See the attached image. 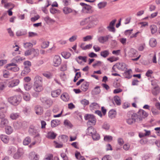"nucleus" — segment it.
<instances>
[{"label": "nucleus", "instance_id": "obj_23", "mask_svg": "<svg viewBox=\"0 0 160 160\" xmlns=\"http://www.w3.org/2000/svg\"><path fill=\"white\" fill-rule=\"evenodd\" d=\"M100 92V87L97 86L94 88V89L92 91V93L93 95H97L99 94Z\"/></svg>", "mask_w": 160, "mask_h": 160}, {"label": "nucleus", "instance_id": "obj_20", "mask_svg": "<svg viewBox=\"0 0 160 160\" xmlns=\"http://www.w3.org/2000/svg\"><path fill=\"white\" fill-rule=\"evenodd\" d=\"M29 158L32 160H38L39 156L34 152H31L29 154Z\"/></svg>", "mask_w": 160, "mask_h": 160}, {"label": "nucleus", "instance_id": "obj_55", "mask_svg": "<svg viewBox=\"0 0 160 160\" xmlns=\"http://www.w3.org/2000/svg\"><path fill=\"white\" fill-rule=\"evenodd\" d=\"M90 107L92 108H98L99 106L97 103L93 102L90 104Z\"/></svg>", "mask_w": 160, "mask_h": 160}, {"label": "nucleus", "instance_id": "obj_64", "mask_svg": "<svg viewBox=\"0 0 160 160\" xmlns=\"http://www.w3.org/2000/svg\"><path fill=\"white\" fill-rule=\"evenodd\" d=\"M111 157L109 155H106L102 158V160H111Z\"/></svg>", "mask_w": 160, "mask_h": 160}, {"label": "nucleus", "instance_id": "obj_19", "mask_svg": "<svg viewBox=\"0 0 160 160\" xmlns=\"http://www.w3.org/2000/svg\"><path fill=\"white\" fill-rule=\"evenodd\" d=\"M61 91L60 89L52 91L51 92V95L53 98L58 97L61 93Z\"/></svg>", "mask_w": 160, "mask_h": 160}, {"label": "nucleus", "instance_id": "obj_34", "mask_svg": "<svg viewBox=\"0 0 160 160\" xmlns=\"http://www.w3.org/2000/svg\"><path fill=\"white\" fill-rule=\"evenodd\" d=\"M87 24V26L89 25V21L88 17L82 20L80 22V25L81 26H83Z\"/></svg>", "mask_w": 160, "mask_h": 160}, {"label": "nucleus", "instance_id": "obj_39", "mask_svg": "<svg viewBox=\"0 0 160 160\" xmlns=\"http://www.w3.org/2000/svg\"><path fill=\"white\" fill-rule=\"evenodd\" d=\"M13 130L12 128L10 126H7L5 128L6 132L8 134L11 133L12 132Z\"/></svg>", "mask_w": 160, "mask_h": 160}, {"label": "nucleus", "instance_id": "obj_36", "mask_svg": "<svg viewBox=\"0 0 160 160\" xmlns=\"http://www.w3.org/2000/svg\"><path fill=\"white\" fill-rule=\"evenodd\" d=\"M76 158L79 160H86L85 158L82 156L80 152H77L75 154Z\"/></svg>", "mask_w": 160, "mask_h": 160}, {"label": "nucleus", "instance_id": "obj_56", "mask_svg": "<svg viewBox=\"0 0 160 160\" xmlns=\"http://www.w3.org/2000/svg\"><path fill=\"white\" fill-rule=\"evenodd\" d=\"M152 112L154 115H157L159 114V112L154 108H152L151 109Z\"/></svg>", "mask_w": 160, "mask_h": 160}, {"label": "nucleus", "instance_id": "obj_26", "mask_svg": "<svg viewBox=\"0 0 160 160\" xmlns=\"http://www.w3.org/2000/svg\"><path fill=\"white\" fill-rule=\"evenodd\" d=\"M1 140L5 143H7L9 141L8 137L5 135H2L0 136Z\"/></svg>", "mask_w": 160, "mask_h": 160}, {"label": "nucleus", "instance_id": "obj_50", "mask_svg": "<svg viewBox=\"0 0 160 160\" xmlns=\"http://www.w3.org/2000/svg\"><path fill=\"white\" fill-rule=\"evenodd\" d=\"M43 75L48 78H50L52 76V74L49 72H45L42 74Z\"/></svg>", "mask_w": 160, "mask_h": 160}, {"label": "nucleus", "instance_id": "obj_2", "mask_svg": "<svg viewBox=\"0 0 160 160\" xmlns=\"http://www.w3.org/2000/svg\"><path fill=\"white\" fill-rule=\"evenodd\" d=\"M8 102L14 105H17L20 102L21 98L19 96H14L8 98Z\"/></svg>", "mask_w": 160, "mask_h": 160}, {"label": "nucleus", "instance_id": "obj_17", "mask_svg": "<svg viewBox=\"0 0 160 160\" xmlns=\"http://www.w3.org/2000/svg\"><path fill=\"white\" fill-rule=\"evenodd\" d=\"M62 100L65 102L68 101L70 99V97L68 94L66 92L62 93L60 97Z\"/></svg>", "mask_w": 160, "mask_h": 160}, {"label": "nucleus", "instance_id": "obj_5", "mask_svg": "<svg viewBox=\"0 0 160 160\" xmlns=\"http://www.w3.org/2000/svg\"><path fill=\"white\" fill-rule=\"evenodd\" d=\"M43 85H34L33 88L34 90L36 92L32 94V95L34 97H37L38 95V93L41 92L43 90Z\"/></svg>", "mask_w": 160, "mask_h": 160}, {"label": "nucleus", "instance_id": "obj_48", "mask_svg": "<svg viewBox=\"0 0 160 160\" xmlns=\"http://www.w3.org/2000/svg\"><path fill=\"white\" fill-rule=\"evenodd\" d=\"M114 100L115 103L117 105H119L121 104V100L119 97L118 96H115Z\"/></svg>", "mask_w": 160, "mask_h": 160}, {"label": "nucleus", "instance_id": "obj_22", "mask_svg": "<svg viewBox=\"0 0 160 160\" xmlns=\"http://www.w3.org/2000/svg\"><path fill=\"white\" fill-rule=\"evenodd\" d=\"M22 97L23 99L26 102L29 101L31 98L30 94L28 92L23 93Z\"/></svg>", "mask_w": 160, "mask_h": 160}, {"label": "nucleus", "instance_id": "obj_37", "mask_svg": "<svg viewBox=\"0 0 160 160\" xmlns=\"http://www.w3.org/2000/svg\"><path fill=\"white\" fill-rule=\"evenodd\" d=\"M22 155V153L19 151H18V152L14 155L13 157L15 159H18Z\"/></svg>", "mask_w": 160, "mask_h": 160}, {"label": "nucleus", "instance_id": "obj_29", "mask_svg": "<svg viewBox=\"0 0 160 160\" xmlns=\"http://www.w3.org/2000/svg\"><path fill=\"white\" fill-rule=\"evenodd\" d=\"M157 44L156 39L153 38H151L149 41V45L152 47H154L156 46Z\"/></svg>", "mask_w": 160, "mask_h": 160}, {"label": "nucleus", "instance_id": "obj_46", "mask_svg": "<svg viewBox=\"0 0 160 160\" xmlns=\"http://www.w3.org/2000/svg\"><path fill=\"white\" fill-rule=\"evenodd\" d=\"M6 87L5 83L4 82H0V92L3 91Z\"/></svg>", "mask_w": 160, "mask_h": 160}, {"label": "nucleus", "instance_id": "obj_42", "mask_svg": "<svg viewBox=\"0 0 160 160\" xmlns=\"http://www.w3.org/2000/svg\"><path fill=\"white\" fill-rule=\"evenodd\" d=\"M62 56L65 58H68L71 56V54L69 52H63L62 53Z\"/></svg>", "mask_w": 160, "mask_h": 160}, {"label": "nucleus", "instance_id": "obj_6", "mask_svg": "<svg viewBox=\"0 0 160 160\" xmlns=\"http://www.w3.org/2000/svg\"><path fill=\"white\" fill-rule=\"evenodd\" d=\"M6 68L8 70L13 72H17L19 70L18 65L15 63H11L7 65Z\"/></svg>", "mask_w": 160, "mask_h": 160}, {"label": "nucleus", "instance_id": "obj_11", "mask_svg": "<svg viewBox=\"0 0 160 160\" xmlns=\"http://www.w3.org/2000/svg\"><path fill=\"white\" fill-rule=\"evenodd\" d=\"M117 68V69L122 70H124L127 68L126 64L122 62L117 63L114 65L113 68Z\"/></svg>", "mask_w": 160, "mask_h": 160}, {"label": "nucleus", "instance_id": "obj_10", "mask_svg": "<svg viewBox=\"0 0 160 160\" xmlns=\"http://www.w3.org/2000/svg\"><path fill=\"white\" fill-rule=\"evenodd\" d=\"M61 62V59L60 57L58 55H55L53 58V65L55 67L58 66Z\"/></svg>", "mask_w": 160, "mask_h": 160}, {"label": "nucleus", "instance_id": "obj_45", "mask_svg": "<svg viewBox=\"0 0 160 160\" xmlns=\"http://www.w3.org/2000/svg\"><path fill=\"white\" fill-rule=\"evenodd\" d=\"M91 136L94 140H98L100 138L99 135L97 132V131L95 133L93 134Z\"/></svg>", "mask_w": 160, "mask_h": 160}, {"label": "nucleus", "instance_id": "obj_7", "mask_svg": "<svg viewBox=\"0 0 160 160\" xmlns=\"http://www.w3.org/2000/svg\"><path fill=\"white\" fill-rule=\"evenodd\" d=\"M80 5L83 6L82 11L84 13H90L92 11V7L84 3H80Z\"/></svg>", "mask_w": 160, "mask_h": 160}, {"label": "nucleus", "instance_id": "obj_51", "mask_svg": "<svg viewBox=\"0 0 160 160\" xmlns=\"http://www.w3.org/2000/svg\"><path fill=\"white\" fill-rule=\"evenodd\" d=\"M107 4V3L105 2H100L98 5V7L99 9H102L105 7Z\"/></svg>", "mask_w": 160, "mask_h": 160}, {"label": "nucleus", "instance_id": "obj_31", "mask_svg": "<svg viewBox=\"0 0 160 160\" xmlns=\"http://www.w3.org/2000/svg\"><path fill=\"white\" fill-rule=\"evenodd\" d=\"M56 136V134L52 132H50L48 133L47 137L49 139H54Z\"/></svg>", "mask_w": 160, "mask_h": 160}, {"label": "nucleus", "instance_id": "obj_54", "mask_svg": "<svg viewBox=\"0 0 160 160\" xmlns=\"http://www.w3.org/2000/svg\"><path fill=\"white\" fill-rule=\"evenodd\" d=\"M92 36L90 35H88L83 38V41L84 42L90 41L92 39Z\"/></svg>", "mask_w": 160, "mask_h": 160}, {"label": "nucleus", "instance_id": "obj_18", "mask_svg": "<svg viewBox=\"0 0 160 160\" xmlns=\"http://www.w3.org/2000/svg\"><path fill=\"white\" fill-rule=\"evenodd\" d=\"M160 92V88L158 86L153 88L152 90V93L155 96L158 95Z\"/></svg>", "mask_w": 160, "mask_h": 160}, {"label": "nucleus", "instance_id": "obj_53", "mask_svg": "<svg viewBox=\"0 0 160 160\" xmlns=\"http://www.w3.org/2000/svg\"><path fill=\"white\" fill-rule=\"evenodd\" d=\"M3 4L4 7L6 8H8L10 6H12V8H13L14 7V5L10 2L6 3Z\"/></svg>", "mask_w": 160, "mask_h": 160}, {"label": "nucleus", "instance_id": "obj_12", "mask_svg": "<svg viewBox=\"0 0 160 160\" xmlns=\"http://www.w3.org/2000/svg\"><path fill=\"white\" fill-rule=\"evenodd\" d=\"M19 83V80L18 79H13L8 82V86L9 88H12L18 85Z\"/></svg>", "mask_w": 160, "mask_h": 160}, {"label": "nucleus", "instance_id": "obj_28", "mask_svg": "<svg viewBox=\"0 0 160 160\" xmlns=\"http://www.w3.org/2000/svg\"><path fill=\"white\" fill-rule=\"evenodd\" d=\"M50 42L47 41H43L41 45V47L42 49L47 48L49 46Z\"/></svg>", "mask_w": 160, "mask_h": 160}, {"label": "nucleus", "instance_id": "obj_44", "mask_svg": "<svg viewBox=\"0 0 160 160\" xmlns=\"http://www.w3.org/2000/svg\"><path fill=\"white\" fill-rule=\"evenodd\" d=\"M19 115L18 113H12L10 116V118L12 120H15L19 117Z\"/></svg>", "mask_w": 160, "mask_h": 160}, {"label": "nucleus", "instance_id": "obj_49", "mask_svg": "<svg viewBox=\"0 0 160 160\" xmlns=\"http://www.w3.org/2000/svg\"><path fill=\"white\" fill-rule=\"evenodd\" d=\"M33 46V44L30 42H26L24 43V47L26 48H32Z\"/></svg>", "mask_w": 160, "mask_h": 160}, {"label": "nucleus", "instance_id": "obj_33", "mask_svg": "<svg viewBox=\"0 0 160 160\" xmlns=\"http://www.w3.org/2000/svg\"><path fill=\"white\" fill-rule=\"evenodd\" d=\"M116 112L115 110H111L109 112L108 116L111 118H114L116 116Z\"/></svg>", "mask_w": 160, "mask_h": 160}, {"label": "nucleus", "instance_id": "obj_63", "mask_svg": "<svg viewBox=\"0 0 160 160\" xmlns=\"http://www.w3.org/2000/svg\"><path fill=\"white\" fill-rule=\"evenodd\" d=\"M81 103L84 105H87L89 104V101L86 99H83L81 101Z\"/></svg>", "mask_w": 160, "mask_h": 160}, {"label": "nucleus", "instance_id": "obj_27", "mask_svg": "<svg viewBox=\"0 0 160 160\" xmlns=\"http://www.w3.org/2000/svg\"><path fill=\"white\" fill-rule=\"evenodd\" d=\"M60 124V121L57 119L53 120H52L51 122V125L52 127L53 128L56 127Z\"/></svg>", "mask_w": 160, "mask_h": 160}, {"label": "nucleus", "instance_id": "obj_61", "mask_svg": "<svg viewBox=\"0 0 160 160\" xmlns=\"http://www.w3.org/2000/svg\"><path fill=\"white\" fill-rule=\"evenodd\" d=\"M62 2L65 6L69 5L71 3V0H63Z\"/></svg>", "mask_w": 160, "mask_h": 160}, {"label": "nucleus", "instance_id": "obj_4", "mask_svg": "<svg viewBox=\"0 0 160 160\" xmlns=\"http://www.w3.org/2000/svg\"><path fill=\"white\" fill-rule=\"evenodd\" d=\"M84 118L85 120L88 121L87 122L88 125H91L90 123H91L92 125L95 124L96 120L93 115L91 114H86L84 116Z\"/></svg>", "mask_w": 160, "mask_h": 160}, {"label": "nucleus", "instance_id": "obj_25", "mask_svg": "<svg viewBox=\"0 0 160 160\" xmlns=\"http://www.w3.org/2000/svg\"><path fill=\"white\" fill-rule=\"evenodd\" d=\"M131 118H132V119H133L135 122H140V121L138 120L139 117L138 113H133L131 115Z\"/></svg>", "mask_w": 160, "mask_h": 160}, {"label": "nucleus", "instance_id": "obj_30", "mask_svg": "<svg viewBox=\"0 0 160 160\" xmlns=\"http://www.w3.org/2000/svg\"><path fill=\"white\" fill-rule=\"evenodd\" d=\"M89 84L87 82H84L81 86V89L84 91H86L88 89Z\"/></svg>", "mask_w": 160, "mask_h": 160}, {"label": "nucleus", "instance_id": "obj_32", "mask_svg": "<svg viewBox=\"0 0 160 160\" xmlns=\"http://www.w3.org/2000/svg\"><path fill=\"white\" fill-rule=\"evenodd\" d=\"M150 28L152 34H154L157 32V27L154 25H152L150 27Z\"/></svg>", "mask_w": 160, "mask_h": 160}, {"label": "nucleus", "instance_id": "obj_40", "mask_svg": "<svg viewBox=\"0 0 160 160\" xmlns=\"http://www.w3.org/2000/svg\"><path fill=\"white\" fill-rule=\"evenodd\" d=\"M32 54L34 57L38 56L39 54V50L38 49L32 48Z\"/></svg>", "mask_w": 160, "mask_h": 160}, {"label": "nucleus", "instance_id": "obj_60", "mask_svg": "<svg viewBox=\"0 0 160 160\" xmlns=\"http://www.w3.org/2000/svg\"><path fill=\"white\" fill-rule=\"evenodd\" d=\"M46 104L47 105V107H49L52 104V102L50 99H47L45 102Z\"/></svg>", "mask_w": 160, "mask_h": 160}, {"label": "nucleus", "instance_id": "obj_41", "mask_svg": "<svg viewBox=\"0 0 160 160\" xmlns=\"http://www.w3.org/2000/svg\"><path fill=\"white\" fill-rule=\"evenodd\" d=\"M31 142V138L29 137H26L23 141V144L25 145H28Z\"/></svg>", "mask_w": 160, "mask_h": 160}, {"label": "nucleus", "instance_id": "obj_1", "mask_svg": "<svg viewBox=\"0 0 160 160\" xmlns=\"http://www.w3.org/2000/svg\"><path fill=\"white\" fill-rule=\"evenodd\" d=\"M89 21V25L87 26L86 29H89L96 25L98 22V20L97 17L92 16L88 17Z\"/></svg>", "mask_w": 160, "mask_h": 160}, {"label": "nucleus", "instance_id": "obj_16", "mask_svg": "<svg viewBox=\"0 0 160 160\" xmlns=\"http://www.w3.org/2000/svg\"><path fill=\"white\" fill-rule=\"evenodd\" d=\"M96 130L92 126L88 127L86 130V134L89 136H92L93 134L96 133Z\"/></svg>", "mask_w": 160, "mask_h": 160}, {"label": "nucleus", "instance_id": "obj_24", "mask_svg": "<svg viewBox=\"0 0 160 160\" xmlns=\"http://www.w3.org/2000/svg\"><path fill=\"white\" fill-rule=\"evenodd\" d=\"M62 11L65 14H68L72 12V9L68 7H65L62 9Z\"/></svg>", "mask_w": 160, "mask_h": 160}, {"label": "nucleus", "instance_id": "obj_47", "mask_svg": "<svg viewBox=\"0 0 160 160\" xmlns=\"http://www.w3.org/2000/svg\"><path fill=\"white\" fill-rule=\"evenodd\" d=\"M44 20L48 23L52 22H54V21L51 18L48 16H47L44 18Z\"/></svg>", "mask_w": 160, "mask_h": 160}, {"label": "nucleus", "instance_id": "obj_59", "mask_svg": "<svg viewBox=\"0 0 160 160\" xmlns=\"http://www.w3.org/2000/svg\"><path fill=\"white\" fill-rule=\"evenodd\" d=\"M16 61L18 62H20L21 61L25 60L24 58H21L19 56H17L15 58Z\"/></svg>", "mask_w": 160, "mask_h": 160}, {"label": "nucleus", "instance_id": "obj_43", "mask_svg": "<svg viewBox=\"0 0 160 160\" xmlns=\"http://www.w3.org/2000/svg\"><path fill=\"white\" fill-rule=\"evenodd\" d=\"M32 88V84L30 83L25 84L24 85V88L26 91L30 90Z\"/></svg>", "mask_w": 160, "mask_h": 160}, {"label": "nucleus", "instance_id": "obj_3", "mask_svg": "<svg viewBox=\"0 0 160 160\" xmlns=\"http://www.w3.org/2000/svg\"><path fill=\"white\" fill-rule=\"evenodd\" d=\"M23 65L24 67L22 74L26 75L30 72V67L31 66V63L29 61H27L24 62Z\"/></svg>", "mask_w": 160, "mask_h": 160}, {"label": "nucleus", "instance_id": "obj_52", "mask_svg": "<svg viewBox=\"0 0 160 160\" xmlns=\"http://www.w3.org/2000/svg\"><path fill=\"white\" fill-rule=\"evenodd\" d=\"M87 57H82V56H79L78 58H76V60L77 62H79V60H81L85 62H86L87 61L86 60Z\"/></svg>", "mask_w": 160, "mask_h": 160}, {"label": "nucleus", "instance_id": "obj_62", "mask_svg": "<svg viewBox=\"0 0 160 160\" xmlns=\"http://www.w3.org/2000/svg\"><path fill=\"white\" fill-rule=\"evenodd\" d=\"M50 12L52 14H54L59 12V10L53 8H51L50 9Z\"/></svg>", "mask_w": 160, "mask_h": 160}, {"label": "nucleus", "instance_id": "obj_15", "mask_svg": "<svg viewBox=\"0 0 160 160\" xmlns=\"http://www.w3.org/2000/svg\"><path fill=\"white\" fill-rule=\"evenodd\" d=\"M36 113L38 115H42L43 112V108L39 105H37L35 107Z\"/></svg>", "mask_w": 160, "mask_h": 160}, {"label": "nucleus", "instance_id": "obj_35", "mask_svg": "<svg viewBox=\"0 0 160 160\" xmlns=\"http://www.w3.org/2000/svg\"><path fill=\"white\" fill-rule=\"evenodd\" d=\"M109 53L108 50H106L102 51L100 52V55L104 58H105L107 57L109 55Z\"/></svg>", "mask_w": 160, "mask_h": 160}, {"label": "nucleus", "instance_id": "obj_21", "mask_svg": "<svg viewBox=\"0 0 160 160\" xmlns=\"http://www.w3.org/2000/svg\"><path fill=\"white\" fill-rule=\"evenodd\" d=\"M7 110L6 105L3 102L0 103V112L3 113L6 112Z\"/></svg>", "mask_w": 160, "mask_h": 160}, {"label": "nucleus", "instance_id": "obj_58", "mask_svg": "<svg viewBox=\"0 0 160 160\" xmlns=\"http://www.w3.org/2000/svg\"><path fill=\"white\" fill-rule=\"evenodd\" d=\"M64 125L68 127H71L72 126V124L70 122L67 120H65L64 121Z\"/></svg>", "mask_w": 160, "mask_h": 160}, {"label": "nucleus", "instance_id": "obj_9", "mask_svg": "<svg viewBox=\"0 0 160 160\" xmlns=\"http://www.w3.org/2000/svg\"><path fill=\"white\" fill-rule=\"evenodd\" d=\"M4 117L5 115L3 113L0 115V118L2 119L1 122L0 123V127L2 128L6 127L8 123V120L6 118H4Z\"/></svg>", "mask_w": 160, "mask_h": 160}, {"label": "nucleus", "instance_id": "obj_14", "mask_svg": "<svg viewBox=\"0 0 160 160\" xmlns=\"http://www.w3.org/2000/svg\"><path fill=\"white\" fill-rule=\"evenodd\" d=\"M34 85H42V78L39 76H36L34 78Z\"/></svg>", "mask_w": 160, "mask_h": 160}, {"label": "nucleus", "instance_id": "obj_13", "mask_svg": "<svg viewBox=\"0 0 160 160\" xmlns=\"http://www.w3.org/2000/svg\"><path fill=\"white\" fill-rule=\"evenodd\" d=\"M112 37L110 35H107L105 36H100L98 38V40L99 42L102 43H104L105 42H107L109 38H112Z\"/></svg>", "mask_w": 160, "mask_h": 160}, {"label": "nucleus", "instance_id": "obj_8", "mask_svg": "<svg viewBox=\"0 0 160 160\" xmlns=\"http://www.w3.org/2000/svg\"><path fill=\"white\" fill-rule=\"evenodd\" d=\"M138 113L139 117L138 120L140 122L143 119L147 117L148 115L146 112L143 110H140Z\"/></svg>", "mask_w": 160, "mask_h": 160}, {"label": "nucleus", "instance_id": "obj_57", "mask_svg": "<svg viewBox=\"0 0 160 160\" xmlns=\"http://www.w3.org/2000/svg\"><path fill=\"white\" fill-rule=\"evenodd\" d=\"M112 138L111 136H106L104 138V140L108 142L112 141Z\"/></svg>", "mask_w": 160, "mask_h": 160}, {"label": "nucleus", "instance_id": "obj_38", "mask_svg": "<svg viewBox=\"0 0 160 160\" xmlns=\"http://www.w3.org/2000/svg\"><path fill=\"white\" fill-rule=\"evenodd\" d=\"M131 71V69L126 71L123 74L124 76L126 78H131L130 72Z\"/></svg>", "mask_w": 160, "mask_h": 160}]
</instances>
